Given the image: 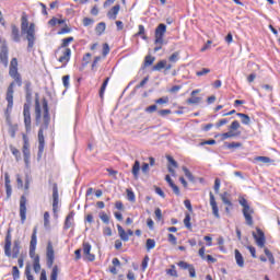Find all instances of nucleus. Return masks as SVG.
I'll use <instances>...</instances> for the list:
<instances>
[{
    "instance_id": "nucleus-23",
    "label": "nucleus",
    "mask_w": 280,
    "mask_h": 280,
    "mask_svg": "<svg viewBox=\"0 0 280 280\" xmlns=\"http://www.w3.org/2000/svg\"><path fill=\"white\" fill-rule=\"evenodd\" d=\"M0 62L4 67H8V47L7 46L2 47V52L0 54Z\"/></svg>"
},
{
    "instance_id": "nucleus-57",
    "label": "nucleus",
    "mask_w": 280,
    "mask_h": 280,
    "mask_svg": "<svg viewBox=\"0 0 280 280\" xmlns=\"http://www.w3.org/2000/svg\"><path fill=\"white\" fill-rule=\"evenodd\" d=\"M220 185H221L220 178H215V180H214V191H215V194H220Z\"/></svg>"
},
{
    "instance_id": "nucleus-38",
    "label": "nucleus",
    "mask_w": 280,
    "mask_h": 280,
    "mask_svg": "<svg viewBox=\"0 0 280 280\" xmlns=\"http://www.w3.org/2000/svg\"><path fill=\"white\" fill-rule=\"evenodd\" d=\"M221 200L223 205H226L228 207H233V202H231V199L226 197V192L221 195Z\"/></svg>"
},
{
    "instance_id": "nucleus-25",
    "label": "nucleus",
    "mask_w": 280,
    "mask_h": 280,
    "mask_svg": "<svg viewBox=\"0 0 280 280\" xmlns=\"http://www.w3.org/2000/svg\"><path fill=\"white\" fill-rule=\"evenodd\" d=\"M11 30H12V38L14 43H21V35L19 34V27L16 25H12Z\"/></svg>"
},
{
    "instance_id": "nucleus-15",
    "label": "nucleus",
    "mask_w": 280,
    "mask_h": 280,
    "mask_svg": "<svg viewBox=\"0 0 280 280\" xmlns=\"http://www.w3.org/2000/svg\"><path fill=\"white\" fill-rule=\"evenodd\" d=\"M10 183H11L10 182V174L4 173V187H5L8 199L12 198V185Z\"/></svg>"
},
{
    "instance_id": "nucleus-35",
    "label": "nucleus",
    "mask_w": 280,
    "mask_h": 280,
    "mask_svg": "<svg viewBox=\"0 0 280 280\" xmlns=\"http://www.w3.org/2000/svg\"><path fill=\"white\" fill-rule=\"evenodd\" d=\"M49 25H51L52 27L56 25H62L65 23V20H60L58 18H52L51 20H49Z\"/></svg>"
},
{
    "instance_id": "nucleus-30",
    "label": "nucleus",
    "mask_w": 280,
    "mask_h": 280,
    "mask_svg": "<svg viewBox=\"0 0 280 280\" xmlns=\"http://www.w3.org/2000/svg\"><path fill=\"white\" fill-rule=\"evenodd\" d=\"M236 115H237V117H241V121L245 126H248V124H250V117L248 115L242 114V113H237Z\"/></svg>"
},
{
    "instance_id": "nucleus-59",
    "label": "nucleus",
    "mask_w": 280,
    "mask_h": 280,
    "mask_svg": "<svg viewBox=\"0 0 280 280\" xmlns=\"http://www.w3.org/2000/svg\"><path fill=\"white\" fill-rule=\"evenodd\" d=\"M168 163L171 165H173V167H178V162H176V160H174V158H172L171 155L166 156Z\"/></svg>"
},
{
    "instance_id": "nucleus-63",
    "label": "nucleus",
    "mask_w": 280,
    "mask_h": 280,
    "mask_svg": "<svg viewBox=\"0 0 280 280\" xmlns=\"http://www.w3.org/2000/svg\"><path fill=\"white\" fill-rule=\"evenodd\" d=\"M107 54H110V47L108 46V44H104L103 45V56L106 57Z\"/></svg>"
},
{
    "instance_id": "nucleus-9",
    "label": "nucleus",
    "mask_w": 280,
    "mask_h": 280,
    "mask_svg": "<svg viewBox=\"0 0 280 280\" xmlns=\"http://www.w3.org/2000/svg\"><path fill=\"white\" fill-rule=\"evenodd\" d=\"M253 237L259 248H264L266 246V234H264L261 229L257 228L256 232H253Z\"/></svg>"
},
{
    "instance_id": "nucleus-62",
    "label": "nucleus",
    "mask_w": 280,
    "mask_h": 280,
    "mask_svg": "<svg viewBox=\"0 0 280 280\" xmlns=\"http://www.w3.org/2000/svg\"><path fill=\"white\" fill-rule=\"evenodd\" d=\"M83 25L85 27H89V25H93V20L91 18H84L83 19Z\"/></svg>"
},
{
    "instance_id": "nucleus-14",
    "label": "nucleus",
    "mask_w": 280,
    "mask_h": 280,
    "mask_svg": "<svg viewBox=\"0 0 280 280\" xmlns=\"http://www.w3.org/2000/svg\"><path fill=\"white\" fill-rule=\"evenodd\" d=\"M83 255L88 261H95V255L91 254V245L86 242L83 243Z\"/></svg>"
},
{
    "instance_id": "nucleus-19",
    "label": "nucleus",
    "mask_w": 280,
    "mask_h": 280,
    "mask_svg": "<svg viewBox=\"0 0 280 280\" xmlns=\"http://www.w3.org/2000/svg\"><path fill=\"white\" fill-rule=\"evenodd\" d=\"M38 153H37V159L43 158V152H45V136L44 137H38Z\"/></svg>"
},
{
    "instance_id": "nucleus-2",
    "label": "nucleus",
    "mask_w": 280,
    "mask_h": 280,
    "mask_svg": "<svg viewBox=\"0 0 280 280\" xmlns=\"http://www.w3.org/2000/svg\"><path fill=\"white\" fill-rule=\"evenodd\" d=\"M21 32L26 34V40L28 42L27 51H32L34 43H36V24H30L27 16H22Z\"/></svg>"
},
{
    "instance_id": "nucleus-31",
    "label": "nucleus",
    "mask_w": 280,
    "mask_h": 280,
    "mask_svg": "<svg viewBox=\"0 0 280 280\" xmlns=\"http://www.w3.org/2000/svg\"><path fill=\"white\" fill-rule=\"evenodd\" d=\"M167 65V60H160L155 66H153V71H161V69H165Z\"/></svg>"
},
{
    "instance_id": "nucleus-13",
    "label": "nucleus",
    "mask_w": 280,
    "mask_h": 280,
    "mask_svg": "<svg viewBox=\"0 0 280 280\" xmlns=\"http://www.w3.org/2000/svg\"><path fill=\"white\" fill-rule=\"evenodd\" d=\"M209 196H210V207L212 209V214L214 215V218H217L219 220L220 209L218 208V202L215 201V196H213L212 191L209 192Z\"/></svg>"
},
{
    "instance_id": "nucleus-21",
    "label": "nucleus",
    "mask_w": 280,
    "mask_h": 280,
    "mask_svg": "<svg viewBox=\"0 0 280 280\" xmlns=\"http://www.w3.org/2000/svg\"><path fill=\"white\" fill-rule=\"evenodd\" d=\"M40 119H42L40 103L38 102V100H36L35 101V121L37 125L40 124Z\"/></svg>"
},
{
    "instance_id": "nucleus-32",
    "label": "nucleus",
    "mask_w": 280,
    "mask_h": 280,
    "mask_svg": "<svg viewBox=\"0 0 280 280\" xmlns=\"http://www.w3.org/2000/svg\"><path fill=\"white\" fill-rule=\"evenodd\" d=\"M145 246H147V250L150 252V250H152L153 248H155V246H156V241H154V238H148Z\"/></svg>"
},
{
    "instance_id": "nucleus-55",
    "label": "nucleus",
    "mask_w": 280,
    "mask_h": 280,
    "mask_svg": "<svg viewBox=\"0 0 280 280\" xmlns=\"http://www.w3.org/2000/svg\"><path fill=\"white\" fill-rule=\"evenodd\" d=\"M177 266H179V268H182L183 270H188L191 265H189V264H187L186 261H183V260H182V261H179V262L177 264Z\"/></svg>"
},
{
    "instance_id": "nucleus-11",
    "label": "nucleus",
    "mask_w": 280,
    "mask_h": 280,
    "mask_svg": "<svg viewBox=\"0 0 280 280\" xmlns=\"http://www.w3.org/2000/svg\"><path fill=\"white\" fill-rule=\"evenodd\" d=\"M58 203H59V195H58V185L54 184L52 186V212L56 217H58Z\"/></svg>"
},
{
    "instance_id": "nucleus-49",
    "label": "nucleus",
    "mask_w": 280,
    "mask_h": 280,
    "mask_svg": "<svg viewBox=\"0 0 280 280\" xmlns=\"http://www.w3.org/2000/svg\"><path fill=\"white\" fill-rule=\"evenodd\" d=\"M225 145L229 150H233V148H242V144L241 142H232V143H226L225 142Z\"/></svg>"
},
{
    "instance_id": "nucleus-52",
    "label": "nucleus",
    "mask_w": 280,
    "mask_h": 280,
    "mask_svg": "<svg viewBox=\"0 0 280 280\" xmlns=\"http://www.w3.org/2000/svg\"><path fill=\"white\" fill-rule=\"evenodd\" d=\"M69 80H71V77L69 74L62 77V84L65 89H69Z\"/></svg>"
},
{
    "instance_id": "nucleus-53",
    "label": "nucleus",
    "mask_w": 280,
    "mask_h": 280,
    "mask_svg": "<svg viewBox=\"0 0 280 280\" xmlns=\"http://www.w3.org/2000/svg\"><path fill=\"white\" fill-rule=\"evenodd\" d=\"M158 115H160V117H166V115H172V110L171 109H161L158 112Z\"/></svg>"
},
{
    "instance_id": "nucleus-56",
    "label": "nucleus",
    "mask_w": 280,
    "mask_h": 280,
    "mask_svg": "<svg viewBox=\"0 0 280 280\" xmlns=\"http://www.w3.org/2000/svg\"><path fill=\"white\" fill-rule=\"evenodd\" d=\"M240 128V121L234 120L231 126H230V130L233 132V130H238Z\"/></svg>"
},
{
    "instance_id": "nucleus-22",
    "label": "nucleus",
    "mask_w": 280,
    "mask_h": 280,
    "mask_svg": "<svg viewBox=\"0 0 280 280\" xmlns=\"http://www.w3.org/2000/svg\"><path fill=\"white\" fill-rule=\"evenodd\" d=\"M117 231H118V235L122 242H128V240H130L128 236V232H126V230H124V228L121 225H119V224L117 225Z\"/></svg>"
},
{
    "instance_id": "nucleus-34",
    "label": "nucleus",
    "mask_w": 280,
    "mask_h": 280,
    "mask_svg": "<svg viewBox=\"0 0 280 280\" xmlns=\"http://www.w3.org/2000/svg\"><path fill=\"white\" fill-rule=\"evenodd\" d=\"M110 78L105 79V81L103 82L102 86H101V91H100V97H104V93L106 92V88L108 86V82H109Z\"/></svg>"
},
{
    "instance_id": "nucleus-6",
    "label": "nucleus",
    "mask_w": 280,
    "mask_h": 280,
    "mask_svg": "<svg viewBox=\"0 0 280 280\" xmlns=\"http://www.w3.org/2000/svg\"><path fill=\"white\" fill-rule=\"evenodd\" d=\"M58 54H61L58 58V62H61V65H63V67H67V65L71 60V49L70 48H58L56 51V56H58Z\"/></svg>"
},
{
    "instance_id": "nucleus-60",
    "label": "nucleus",
    "mask_w": 280,
    "mask_h": 280,
    "mask_svg": "<svg viewBox=\"0 0 280 280\" xmlns=\"http://www.w3.org/2000/svg\"><path fill=\"white\" fill-rule=\"evenodd\" d=\"M178 52H173L172 56L168 58L170 62H178Z\"/></svg>"
},
{
    "instance_id": "nucleus-8",
    "label": "nucleus",
    "mask_w": 280,
    "mask_h": 280,
    "mask_svg": "<svg viewBox=\"0 0 280 280\" xmlns=\"http://www.w3.org/2000/svg\"><path fill=\"white\" fill-rule=\"evenodd\" d=\"M165 32H167V26L165 24H159L155 28V45H163V43H165L163 39Z\"/></svg>"
},
{
    "instance_id": "nucleus-37",
    "label": "nucleus",
    "mask_w": 280,
    "mask_h": 280,
    "mask_svg": "<svg viewBox=\"0 0 280 280\" xmlns=\"http://www.w3.org/2000/svg\"><path fill=\"white\" fill-rule=\"evenodd\" d=\"M37 237H36V229L34 230L33 234H32V238H31V243H30V248H36V244H37Z\"/></svg>"
},
{
    "instance_id": "nucleus-64",
    "label": "nucleus",
    "mask_w": 280,
    "mask_h": 280,
    "mask_svg": "<svg viewBox=\"0 0 280 280\" xmlns=\"http://www.w3.org/2000/svg\"><path fill=\"white\" fill-rule=\"evenodd\" d=\"M158 106L156 105H151L145 108V113H155Z\"/></svg>"
},
{
    "instance_id": "nucleus-1",
    "label": "nucleus",
    "mask_w": 280,
    "mask_h": 280,
    "mask_svg": "<svg viewBox=\"0 0 280 280\" xmlns=\"http://www.w3.org/2000/svg\"><path fill=\"white\" fill-rule=\"evenodd\" d=\"M9 75L14 81L11 82L7 89L5 100L8 105L4 115L7 117V121H9V135L14 139V137H16V131L19 130V126L10 122V115L12 114V108L14 106V86H23V79L21 78V73H19V60L16 58H13L10 62Z\"/></svg>"
},
{
    "instance_id": "nucleus-33",
    "label": "nucleus",
    "mask_w": 280,
    "mask_h": 280,
    "mask_svg": "<svg viewBox=\"0 0 280 280\" xmlns=\"http://www.w3.org/2000/svg\"><path fill=\"white\" fill-rule=\"evenodd\" d=\"M70 43H73V37L63 38L59 49H67Z\"/></svg>"
},
{
    "instance_id": "nucleus-24",
    "label": "nucleus",
    "mask_w": 280,
    "mask_h": 280,
    "mask_svg": "<svg viewBox=\"0 0 280 280\" xmlns=\"http://www.w3.org/2000/svg\"><path fill=\"white\" fill-rule=\"evenodd\" d=\"M43 110H44V121L49 122V106L47 100L43 101Z\"/></svg>"
},
{
    "instance_id": "nucleus-5",
    "label": "nucleus",
    "mask_w": 280,
    "mask_h": 280,
    "mask_svg": "<svg viewBox=\"0 0 280 280\" xmlns=\"http://www.w3.org/2000/svg\"><path fill=\"white\" fill-rule=\"evenodd\" d=\"M23 145H22V154L25 163V167H30V163L32 160V145L30 144V137L27 135H22Z\"/></svg>"
},
{
    "instance_id": "nucleus-28",
    "label": "nucleus",
    "mask_w": 280,
    "mask_h": 280,
    "mask_svg": "<svg viewBox=\"0 0 280 280\" xmlns=\"http://www.w3.org/2000/svg\"><path fill=\"white\" fill-rule=\"evenodd\" d=\"M95 32L98 36H102V34L106 32V23L100 22L95 27Z\"/></svg>"
},
{
    "instance_id": "nucleus-58",
    "label": "nucleus",
    "mask_w": 280,
    "mask_h": 280,
    "mask_svg": "<svg viewBox=\"0 0 280 280\" xmlns=\"http://www.w3.org/2000/svg\"><path fill=\"white\" fill-rule=\"evenodd\" d=\"M150 261V257L149 256H145L142 260V265H141V268L142 270H145L148 268V264Z\"/></svg>"
},
{
    "instance_id": "nucleus-40",
    "label": "nucleus",
    "mask_w": 280,
    "mask_h": 280,
    "mask_svg": "<svg viewBox=\"0 0 280 280\" xmlns=\"http://www.w3.org/2000/svg\"><path fill=\"white\" fill-rule=\"evenodd\" d=\"M255 161H258L259 163H272V160L268 156H256Z\"/></svg>"
},
{
    "instance_id": "nucleus-36",
    "label": "nucleus",
    "mask_w": 280,
    "mask_h": 280,
    "mask_svg": "<svg viewBox=\"0 0 280 280\" xmlns=\"http://www.w3.org/2000/svg\"><path fill=\"white\" fill-rule=\"evenodd\" d=\"M12 277H13V280L21 279V271L19 270V267L13 266V268H12Z\"/></svg>"
},
{
    "instance_id": "nucleus-29",
    "label": "nucleus",
    "mask_w": 280,
    "mask_h": 280,
    "mask_svg": "<svg viewBox=\"0 0 280 280\" xmlns=\"http://www.w3.org/2000/svg\"><path fill=\"white\" fill-rule=\"evenodd\" d=\"M10 152L15 158V161H21V151H19V149H16V147L10 145Z\"/></svg>"
},
{
    "instance_id": "nucleus-61",
    "label": "nucleus",
    "mask_w": 280,
    "mask_h": 280,
    "mask_svg": "<svg viewBox=\"0 0 280 280\" xmlns=\"http://www.w3.org/2000/svg\"><path fill=\"white\" fill-rule=\"evenodd\" d=\"M168 242H170L171 244H173V246H176V244H177V238H176V236H174V234H168Z\"/></svg>"
},
{
    "instance_id": "nucleus-17",
    "label": "nucleus",
    "mask_w": 280,
    "mask_h": 280,
    "mask_svg": "<svg viewBox=\"0 0 280 280\" xmlns=\"http://www.w3.org/2000/svg\"><path fill=\"white\" fill-rule=\"evenodd\" d=\"M234 259H235L236 266H238V268H244V256L242 255L240 249L234 250Z\"/></svg>"
},
{
    "instance_id": "nucleus-39",
    "label": "nucleus",
    "mask_w": 280,
    "mask_h": 280,
    "mask_svg": "<svg viewBox=\"0 0 280 280\" xmlns=\"http://www.w3.org/2000/svg\"><path fill=\"white\" fill-rule=\"evenodd\" d=\"M58 272H59L58 266L55 265L50 273V280H58Z\"/></svg>"
},
{
    "instance_id": "nucleus-42",
    "label": "nucleus",
    "mask_w": 280,
    "mask_h": 280,
    "mask_svg": "<svg viewBox=\"0 0 280 280\" xmlns=\"http://www.w3.org/2000/svg\"><path fill=\"white\" fill-rule=\"evenodd\" d=\"M166 275H170L171 277H178V271H176V266L172 265L171 269L166 270Z\"/></svg>"
},
{
    "instance_id": "nucleus-10",
    "label": "nucleus",
    "mask_w": 280,
    "mask_h": 280,
    "mask_svg": "<svg viewBox=\"0 0 280 280\" xmlns=\"http://www.w3.org/2000/svg\"><path fill=\"white\" fill-rule=\"evenodd\" d=\"M20 218L22 224H25V220H27V198L25 196L20 199Z\"/></svg>"
},
{
    "instance_id": "nucleus-54",
    "label": "nucleus",
    "mask_w": 280,
    "mask_h": 280,
    "mask_svg": "<svg viewBox=\"0 0 280 280\" xmlns=\"http://www.w3.org/2000/svg\"><path fill=\"white\" fill-rule=\"evenodd\" d=\"M142 174H149L150 173V164L143 163L141 166Z\"/></svg>"
},
{
    "instance_id": "nucleus-47",
    "label": "nucleus",
    "mask_w": 280,
    "mask_h": 280,
    "mask_svg": "<svg viewBox=\"0 0 280 280\" xmlns=\"http://www.w3.org/2000/svg\"><path fill=\"white\" fill-rule=\"evenodd\" d=\"M49 218H50L49 212H45L44 213V226H45V229H49V224H50Z\"/></svg>"
},
{
    "instance_id": "nucleus-51",
    "label": "nucleus",
    "mask_w": 280,
    "mask_h": 280,
    "mask_svg": "<svg viewBox=\"0 0 280 280\" xmlns=\"http://www.w3.org/2000/svg\"><path fill=\"white\" fill-rule=\"evenodd\" d=\"M127 199L130 202H135V200H136L135 192L132 190H130V189H127Z\"/></svg>"
},
{
    "instance_id": "nucleus-27",
    "label": "nucleus",
    "mask_w": 280,
    "mask_h": 280,
    "mask_svg": "<svg viewBox=\"0 0 280 280\" xmlns=\"http://www.w3.org/2000/svg\"><path fill=\"white\" fill-rule=\"evenodd\" d=\"M233 137H240V131L238 132H234L230 129V131L222 133L221 135V139L222 141H225V139H231Z\"/></svg>"
},
{
    "instance_id": "nucleus-12",
    "label": "nucleus",
    "mask_w": 280,
    "mask_h": 280,
    "mask_svg": "<svg viewBox=\"0 0 280 280\" xmlns=\"http://www.w3.org/2000/svg\"><path fill=\"white\" fill-rule=\"evenodd\" d=\"M46 257H47V267L51 268V266H54V260L56 259V256L54 253V245H51V242H48L47 244Z\"/></svg>"
},
{
    "instance_id": "nucleus-18",
    "label": "nucleus",
    "mask_w": 280,
    "mask_h": 280,
    "mask_svg": "<svg viewBox=\"0 0 280 280\" xmlns=\"http://www.w3.org/2000/svg\"><path fill=\"white\" fill-rule=\"evenodd\" d=\"M139 172H141V162L136 160L131 168V174L136 180L139 178Z\"/></svg>"
},
{
    "instance_id": "nucleus-48",
    "label": "nucleus",
    "mask_w": 280,
    "mask_h": 280,
    "mask_svg": "<svg viewBox=\"0 0 280 280\" xmlns=\"http://www.w3.org/2000/svg\"><path fill=\"white\" fill-rule=\"evenodd\" d=\"M168 103H170L168 96H163L161 98L155 100V104H168Z\"/></svg>"
},
{
    "instance_id": "nucleus-20",
    "label": "nucleus",
    "mask_w": 280,
    "mask_h": 280,
    "mask_svg": "<svg viewBox=\"0 0 280 280\" xmlns=\"http://www.w3.org/2000/svg\"><path fill=\"white\" fill-rule=\"evenodd\" d=\"M75 213L73 212H70L67 218H66V221H65V225H63V229L67 231L69 229H71V226H73V218H74Z\"/></svg>"
},
{
    "instance_id": "nucleus-46",
    "label": "nucleus",
    "mask_w": 280,
    "mask_h": 280,
    "mask_svg": "<svg viewBox=\"0 0 280 280\" xmlns=\"http://www.w3.org/2000/svg\"><path fill=\"white\" fill-rule=\"evenodd\" d=\"M100 219L102 222H104V224H108V222H110V218L105 212L100 213Z\"/></svg>"
},
{
    "instance_id": "nucleus-16",
    "label": "nucleus",
    "mask_w": 280,
    "mask_h": 280,
    "mask_svg": "<svg viewBox=\"0 0 280 280\" xmlns=\"http://www.w3.org/2000/svg\"><path fill=\"white\" fill-rule=\"evenodd\" d=\"M119 10H121V7L119 4L114 5L108 12L107 16L112 21H115L117 19V14H119Z\"/></svg>"
},
{
    "instance_id": "nucleus-3",
    "label": "nucleus",
    "mask_w": 280,
    "mask_h": 280,
    "mask_svg": "<svg viewBox=\"0 0 280 280\" xmlns=\"http://www.w3.org/2000/svg\"><path fill=\"white\" fill-rule=\"evenodd\" d=\"M21 253V241L16 240L13 242L12 247V232L8 230L5 240H4V255L5 257H12L16 259Z\"/></svg>"
},
{
    "instance_id": "nucleus-50",
    "label": "nucleus",
    "mask_w": 280,
    "mask_h": 280,
    "mask_svg": "<svg viewBox=\"0 0 280 280\" xmlns=\"http://www.w3.org/2000/svg\"><path fill=\"white\" fill-rule=\"evenodd\" d=\"M207 73H211V69L209 68H203L201 71H197L196 75H198V78L202 77V75H207Z\"/></svg>"
},
{
    "instance_id": "nucleus-7",
    "label": "nucleus",
    "mask_w": 280,
    "mask_h": 280,
    "mask_svg": "<svg viewBox=\"0 0 280 280\" xmlns=\"http://www.w3.org/2000/svg\"><path fill=\"white\" fill-rule=\"evenodd\" d=\"M24 126L27 133L32 132V114L30 113V104L25 103L23 108Z\"/></svg>"
},
{
    "instance_id": "nucleus-41",
    "label": "nucleus",
    "mask_w": 280,
    "mask_h": 280,
    "mask_svg": "<svg viewBox=\"0 0 280 280\" xmlns=\"http://www.w3.org/2000/svg\"><path fill=\"white\" fill-rule=\"evenodd\" d=\"M182 170H183L186 178H188V180H194V175L191 174L189 168H187V166H183Z\"/></svg>"
},
{
    "instance_id": "nucleus-44",
    "label": "nucleus",
    "mask_w": 280,
    "mask_h": 280,
    "mask_svg": "<svg viewBox=\"0 0 280 280\" xmlns=\"http://www.w3.org/2000/svg\"><path fill=\"white\" fill-rule=\"evenodd\" d=\"M154 60H155L154 57L147 56L145 59H144V66L145 67H150V66L154 65Z\"/></svg>"
},
{
    "instance_id": "nucleus-43",
    "label": "nucleus",
    "mask_w": 280,
    "mask_h": 280,
    "mask_svg": "<svg viewBox=\"0 0 280 280\" xmlns=\"http://www.w3.org/2000/svg\"><path fill=\"white\" fill-rule=\"evenodd\" d=\"M184 224L186 229H191V215H189V213L185 215Z\"/></svg>"
},
{
    "instance_id": "nucleus-4",
    "label": "nucleus",
    "mask_w": 280,
    "mask_h": 280,
    "mask_svg": "<svg viewBox=\"0 0 280 280\" xmlns=\"http://www.w3.org/2000/svg\"><path fill=\"white\" fill-rule=\"evenodd\" d=\"M238 202L241 207H243V215L245 218L246 224L248 226H253V213H255V210L250 208V206L248 205V200H246V198L244 197H241L238 199Z\"/></svg>"
},
{
    "instance_id": "nucleus-45",
    "label": "nucleus",
    "mask_w": 280,
    "mask_h": 280,
    "mask_svg": "<svg viewBox=\"0 0 280 280\" xmlns=\"http://www.w3.org/2000/svg\"><path fill=\"white\" fill-rule=\"evenodd\" d=\"M202 98L198 96H191L190 98L187 100V104H200Z\"/></svg>"
},
{
    "instance_id": "nucleus-26",
    "label": "nucleus",
    "mask_w": 280,
    "mask_h": 280,
    "mask_svg": "<svg viewBox=\"0 0 280 280\" xmlns=\"http://www.w3.org/2000/svg\"><path fill=\"white\" fill-rule=\"evenodd\" d=\"M33 270L38 275L40 272V257L35 256L33 260Z\"/></svg>"
}]
</instances>
